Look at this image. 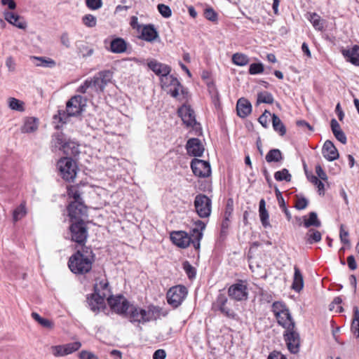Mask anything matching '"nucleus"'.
I'll return each mask as SVG.
<instances>
[{"label": "nucleus", "instance_id": "nucleus-1", "mask_svg": "<svg viewBox=\"0 0 359 359\" xmlns=\"http://www.w3.org/2000/svg\"><path fill=\"white\" fill-rule=\"evenodd\" d=\"M95 261V255L90 247L84 246L78 250L69 259L68 266L70 271L77 275L88 273Z\"/></svg>", "mask_w": 359, "mask_h": 359}, {"label": "nucleus", "instance_id": "nucleus-2", "mask_svg": "<svg viewBox=\"0 0 359 359\" xmlns=\"http://www.w3.org/2000/svg\"><path fill=\"white\" fill-rule=\"evenodd\" d=\"M84 107L82 96L75 95L67 102L66 111L59 110L57 114H55L53 118L55 120L58 119L59 122L65 123L68 117L80 114Z\"/></svg>", "mask_w": 359, "mask_h": 359}, {"label": "nucleus", "instance_id": "nucleus-3", "mask_svg": "<svg viewBox=\"0 0 359 359\" xmlns=\"http://www.w3.org/2000/svg\"><path fill=\"white\" fill-rule=\"evenodd\" d=\"M69 229L72 241L80 245L81 248L86 246L85 244L88 237V233L85 222H72Z\"/></svg>", "mask_w": 359, "mask_h": 359}, {"label": "nucleus", "instance_id": "nucleus-4", "mask_svg": "<svg viewBox=\"0 0 359 359\" xmlns=\"http://www.w3.org/2000/svg\"><path fill=\"white\" fill-rule=\"evenodd\" d=\"M61 177L67 182H73L76 175L77 166L72 158L65 157L57 162Z\"/></svg>", "mask_w": 359, "mask_h": 359}, {"label": "nucleus", "instance_id": "nucleus-5", "mask_svg": "<svg viewBox=\"0 0 359 359\" xmlns=\"http://www.w3.org/2000/svg\"><path fill=\"white\" fill-rule=\"evenodd\" d=\"M107 302L113 311L129 318L131 307L133 304H130L125 297L121 295L110 297L107 299Z\"/></svg>", "mask_w": 359, "mask_h": 359}, {"label": "nucleus", "instance_id": "nucleus-6", "mask_svg": "<svg viewBox=\"0 0 359 359\" xmlns=\"http://www.w3.org/2000/svg\"><path fill=\"white\" fill-rule=\"evenodd\" d=\"M113 72L110 70H103L99 72L93 77L88 78L92 88L97 93L104 92L106 86L111 82Z\"/></svg>", "mask_w": 359, "mask_h": 359}, {"label": "nucleus", "instance_id": "nucleus-7", "mask_svg": "<svg viewBox=\"0 0 359 359\" xmlns=\"http://www.w3.org/2000/svg\"><path fill=\"white\" fill-rule=\"evenodd\" d=\"M188 291L185 286L178 285L172 287L167 292V302L173 308H177L182 304L187 295Z\"/></svg>", "mask_w": 359, "mask_h": 359}, {"label": "nucleus", "instance_id": "nucleus-8", "mask_svg": "<svg viewBox=\"0 0 359 359\" xmlns=\"http://www.w3.org/2000/svg\"><path fill=\"white\" fill-rule=\"evenodd\" d=\"M212 308L215 311H219L229 319L238 320V314L229 306L228 298L224 294H219L216 300L212 304Z\"/></svg>", "mask_w": 359, "mask_h": 359}, {"label": "nucleus", "instance_id": "nucleus-9", "mask_svg": "<svg viewBox=\"0 0 359 359\" xmlns=\"http://www.w3.org/2000/svg\"><path fill=\"white\" fill-rule=\"evenodd\" d=\"M67 210L71 222L84 221L88 217V208L83 202L71 201Z\"/></svg>", "mask_w": 359, "mask_h": 359}, {"label": "nucleus", "instance_id": "nucleus-10", "mask_svg": "<svg viewBox=\"0 0 359 359\" xmlns=\"http://www.w3.org/2000/svg\"><path fill=\"white\" fill-rule=\"evenodd\" d=\"M194 206L200 217L206 218L210 215L212 201L206 195H197L194 200Z\"/></svg>", "mask_w": 359, "mask_h": 359}, {"label": "nucleus", "instance_id": "nucleus-11", "mask_svg": "<svg viewBox=\"0 0 359 359\" xmlns=\"http://www.w3.org/2000/svg\"><path fill=\"white\" fill-rule=\"evenodd\" d=\"M228 295L231 299L238 302L247 300L248 298L247 285L244 281L238 280L229 287Z\"/></svg>", "mask_w": 359, "mask_h": 359}, {"label": "nucleus", "instance_id": "nucleus-12", "mask_svg": "<svg viewBox=\"0 0 359 359\" xmlns=\"http://www.w3.org/2000/svg\"><path fill=\"white\" fill-rule=\"evenodd\" d=\"M284 339L290 352L296 354L299 351L300 336L297 331L296 326L292 330H285L283 333Z\"/></svg>", "mask_w": 359, "mask_h": 359}, {"label": "nucleus", "instance_id": "nucleus-13", "mask_svg": "<svg viewBox=\"0 0 359 359\" xmlns=\"http://www.w3.org/2000/svg\"><path fill=\"white\" fill-rule=\"evenodd\" d=\"M148 67L156 75L161 77V83H167V80L170 77L171 68L165 64L158 62L156 60H151L147 63Z\"/></svg>", "mask_w": 359, "mask_h": 359}, {"label": "nucleus", "instance_id": "nucleus-14", "mask_svg": "<svg viewBox=\"0 0 359 359\" xmlns=\"http://www.w3.org/2000/svg\"><path fill=\"white\" fill-rule=\"evenodd\" d=\"M191 168L196 176L208 177L211 175V168L209 162L194 158L191 162Z\"/></svg>", "mask_w": 359, "mask_h": 359}, {"label": "nucleus", "instance_id": "nucleus-15", "mask_svg": "<svg viewBox=\"0 0 359 359\" xmlns=\"http://www.w3.org/2000/svg\"><path fill=\"white\" fill-rule=\"evenodd\" d=\"M178 114L184 123L187 126L194 127L198 123L196 120L195 112L191 106L182 105L179 108Z\"/></svg>", "mask_w": 359, "mask_h": 359}, {"label": "nucleus", "instance_id": "nucleus-16", "mask_svg": "<svg viewBox=\"0 0 359 359\" xmlns=\"http://www.w3.org/2000/svg\"><path fill=\"white\" fill-rule=\"evenodd\" d=\"M129 319L131 323H138L144 324L149 322V314L147 309H142L133 305L131 307Z\"/></svg>", "mask_w": 359, "mask_h": 359}, {"label": "nucleus", "instance_id": "nucleus-17", "mask_svg": "<svg viewBox=\"0 0 359 359\" xmlns=\"http://www.w3.org/2000/svg\"><path fill=\"white\" fill-rule=\"evenodd\" d=\"M172 243L181 248H186L191 244V236L185 231H174L170 233Z\"/></svg>", "mask_w": 359, "mask_h": 359}, {"label": "nucleus", "instance_id": "nucleus-18", "mask_svg": "<svg viewBox=\"0 0 359 359\" xmlns=\"http://www.w3.org/2000/svg\"><path fill=\"white\" fill-rule=\"evenodd\" d=\"M106 294L104 293H93L87 297V303L94 312L99 311L104 306V299Z\"/></svg>", "mask_w": 359, "mask_h": 359}, {"label": "nucleus", "instance_id": "nucleus-19", "mask_svg": "<svg viewBox=\"0 0 359 359\" xmlns=\"http://www.w3.org/2000/svg\"><path fill=\"white\" fill-rule=\"evenodd\" d=\"M187 153L193 156H201L204 151V147L201 141L198 138L189 139L186 144Z\"/></svg>", "mask_w": 359, "mask_h": 359}, {"label": "nucleus", "instance_id": "nucleus-20", "mask_svg": "<svg viewBox=\"0 0 359 359\" xmlns=\"http://www.w3.org/2000/svg\"><path fill=\"white\" fill-rule=\"evenodd\" d=\"M161 86L163 88L170 87L168 93L173 97L178 96L180 90H181L182 93H184V90L180 82L172 75L168 79L167 83H162Z\"/></svg>", "mask_w": 359, "mask_h": 359}, {"label": "nucleus", "instance_id": "nucleus-21", "mask_svg": "<svg viewBox=\"0 0 359 359\" xmlns=\"http://www.w3.org/2000/svg\"><path fill=\"white\" fill-rule=\"evenodd\" d=\"M322 153L325 158L329 161H333L339 156V152L330 140H326L323 146Z\"/></svg>", "mask_w": 359, "mask_h": 359}, {"label": "nucleus", "instance_id": "nucleus-22", "mask_svg": "<svg viewBox=\"0 0 359 359\" xmlns=\"http://www.w3.org/2000/svg\"><path fill=\"white\" fill-rule=\"evenodd\" d=\"M140 38L147 42H154L159 38V35L154 25L149 24L143 26Z\"/></svg>", "mask_w": 359, "mask_h": 359}, {"label": "nucleus", "instance_id": "nucleus-23", "mask_svg": "<svg viewBox=\"0 0 359 359\" xmlns=\"http://www.w3.org/2000/svg\"><path fill=\"white\" fill-rule=\"evenodd\" d=\"M237 114L241 118H245L252 111L250 102L245 98H240L236 104Z\"/></svg>", "mask_w": 359, "mask_h": 359}, {"label": "nucleus", "instance_id": "nucleus-24", "mask_svg": "<svg viewBox=\"0 0 359 359\" xmlns=\"http://www.w3.org/2000/svg\"><path fill=\"white\" fill-rule=\"evenodd\" d=\"M342 54L347 61L359 66V46L355 45L348 50H343Z\"/></svg>", "mask_w": 359, "mask_h": 359}, {"label": "nucleus", "instance_id": "nucleus-25", "mask_svg": "<svg viewBox=\"0 0 359 359\" xmlns=\"http://www.w3.org/2000/svg\"><path fill=\"white\" fill-rule=\"evenodd\" d=\"M271 311L276 318H280L281 315L289 316V309L283 302H275L271 306Z\"/></svg>", "mask_w": 359, "mask_h": 359}, {"label": "nucleus", "instance_id": "nucleus-26", "mask_svg": "<svg viewBox=\"0 0 359 359\" xmlns=\"http://www.w3.org/2000/svg\"><path fill=\"white\" fill-rule=\"evenodd\" d=\"M294 273L292 288L294 291L299 292L304 287L303 275H302L300 269L297 266H294Z\"/></svg>", "mask_w": 359, "mask_h": 359}, {"label": "nucleus", "instance_id": "nucleus-27", "mask_svg": "<svg viewBox=\"0 0 359 359\" xmlns=\"http://www.w3.org/2000/svg\"><path fill=\"white\" fill-rule=\"evenodd\" d=\"M38 129V119L34 117H27L25 118L23 126L21 128V132L23 133H34Z\"/></svg>", "mask_w": 359, "mask_h": 359}, {"label": "nucleus", "instance_id": "nucleus-28", "mask_svg": "<svg viewBox=\"0 0 359 359\" xmlns=\"http://www.w3.org/2000/svg\"><path fill=\"white\" fill-rule=\"evenodd\" d=\"M126 42L122 38H116L111 41L110 50L112 53H124L126 50Z\"/></svg>", "mask_w": 359, "mask_h": 359}, {"label": "nucleus", "instance_id": "nucleus-29", "mask_svg": "<svg viewBox=\"0 0 359 359\" xmlns=\"http://www.w3.org/2000/svg\"><path fill=\"white\" fill-rule=\"evenodd\" d=\"M20 17L12 12H7L5 13V19L10 24L20 28L25 29L27 24L25 21H20Z\"/></svg>", "mask_w": 359, "mask_h": 359}, {"label": "nucleus", "instance_id": "nucleus-30", "mask_svg": "<svg viewBox=\"0 0 359 359\" xmlns=\"http://www.w3.org/2000/svg\"><path fill=\"white\" fill-rule=\"evenodd\" d=\"M322 239L321 233L316 229H310L304 236V241L306 244L312 245L318 243Z\"/></svg>", "mask_w": 359, "mask_h": 359}, {"label": "nucleus", "instance_id": "nucleus-31", "mask_svg": "<svg viewBox=\"0 0 359 359\" xmlns=\"http://www.w3.org/2000/svg\"><path fill=\"white\" fill-rule=\"evenodd\" d=\"M302 219L304 226L306 228H309L310 226L320 227L321 226V222L318 219L316 212H311L309 214V218L306 216H304Z\"/></svg>", "mask_w": 359, "mask_h": 359}, {"label": "nucleus", "instance_id": "nucleus-32", "mask_svg": "<svg viewBox=\"0 0 359 359\" xmlns=\"http://www.w3.org/2000/svg\"><path fill=\"white\" fill-rule=\"evenodd\" d=\"M280 318H276L277 320L278 324L283 327L285 330H287L289 329L292 330V328H294L295 322L294 319L292 317L290 311H289V316L287 315L283 316L281 315Z\"/></svg>", "mask_w": 359, "mask_h": 359}, {"label": "nucleus", "instance_id": "nucleus-33", "mask_svg": "<svg viewBox=\"0 0 359 359\" xmlns=\"http://www.w3.org/2000/svg\"><path fill=\"white\" fill-rule=\"evenodd\" d=\"M265 159L268 163H281L283 160V156L280 149H272L268 151Z\"/></svg>", "mask_w": 359, "mask_h": 359}, {"label": "nucleus", "instance_id": "nucleus-34", "mask_svg": "<svg viewBox=\"0 0 359 359\" xmlns=\"http://www.w3.org/2000/svg\"><path fill=\"white\" fill-rule=\"evenodd\" d=\"M189 235L191 236V243H192L194 248L196 250H199L201 246L200 243L203 236V231H199L198 228H193Z\"/></svg>", "mask_w": 359, "mask_h": 359}, {"label": "nucleus", "instance_id": "nucleus-35", "mask_svg": "<svg viewBox=\"0 0 359 359\" xmlns=\"http://www.w3.org/2000/svg\"><path fill=\"white\" fill-rule=\"evenodd\" d=\"M67 142V141L65 140V135L62 133H56L52 135V147L63 151V146L66 145Z\"/></svg>", "mask_w": 359, "mask_h": 359}, {"label": "nucleus", "instance_id": "nucleus-36", "mask_svg": "<svg viewBox=\"0 0 359 359\" xmlns=\"http://www.w3.org/2000/svg\"><path fill=\"white\" fill-rule=\"evenodd\" d=\"M272 126L273 130L278 133L280 136L285 135L286 128L280 118L275 114H272Z\"/></svg>", "mask_w": 359, "mask_h": 359}, {"label": "nucleus", "instance_id": "nucleus-37", "mask_svg": "<svg viewBox=\"0 0 359 359\" xmlns=\"http://www.w3.org/2000/svg\"><path fill=\"white\" fill-rule=\"evenodd\" d=\"M353 318L351 322V330L356 338L359 337V309L355 306L353 307Z\"/></svg>", "mask_w": 359, "mask_h": 359}, {"label": "nucleus", "instance_id": "nucleus-38", "mask_svg": "<svg viewBox=\"0 0 359 359\" xmlns=\"http://www.w3.org/2000/svg\"><path fill=\"white\" fill-rule=\"evenodd\" d=\"M62 151L65 155L70 156H76L80 153L79 145L71 141H67L66 145L63 146Z\"/></svg>", "mask_w": 359, "mask_h": 359}, {"label": "nucleus", "instance_id": "nucleus-39", "mask_svg": "<svg viewBox=\"0 0 359 359\" xmlns=\"http://www.w3.org/2000/svg\"><path fill=\"white\" fill-rule=\"evenodd\" d=\"M31 316L32 318L34 320H36L43 327L48 329L53 328L54 323L52 320L41 317L40 315L36 312H32Z\"/></svg>", "mask_w": 359, "mask_h": 359}, {"label": "nucleus", "instance_id": "nucleus-40", "mask_svg": "<svg viewBox=\"0 0 359 359\" xmlns=\"http://www.w3.org/2000/svg\"><path fill=\"white\" fill-rule=\"evenodd\" d=\"M257 104L260 103L273 104L274 98L273 95L268 91H263L257 93Z\"/></svg>", "mask_w": 359, "mask_h": 359}, {"label": "nucleus", "instance_id": "nucleus-41", "mask_svg": "<svg viewBox=\"0 0 359 359\" xmlns=\"http://www.w3.org/2000/svg\"><path fill=\"white\" fill-rule=\"evenodd\" d=\"M8 107L11 109L22 112L25 110L24 102L15 97H10L8 100Z\"/></svg>", "mask_w": 359, "mask_h": 359}, {"label": "nucleus", "instance_id": "nucleus-42", "mask_svg": "<svg viewBox=\"0 0 359 359\" xmlns=\"http://www.w3.org/2000/svg\"><path fill=\"white\" fill-rule=\"evenodd\" d=\"M31 58L32 60L38 62H36L35 65L39 67H53L55 65V62L50 58L36 56H33Z\"/></svg>", "mask_w": 359, "mask_h": 359}, {"label": "nucleus", "instance_id": "nucleus-43", "mask_svg": "<svg viewBox=\"0 0 359 359\" xmlns=\"http://www.w3.org/2000/svg\"><path fill=\"white\" fill-rule=\"evenodd\" d=\"M147 311L149 314V322L156 320L160 318L161 313V308L154 305H149L147 307Z\"/></svg>", "mask_w": 359, "mask_h": 359}, {"label": "nucleus", "instance_id": "nucleus-44", "mask_svg": "<svg viewBox=\"0 0 359 359\" xmlns=\"http://www.w3.org/2000/svg\"><path fill=\"white\" fill-rule=\"evenodd\" d=\"M232 61L238 66H245L249 62V58L245 54L236 53L233 55Z\"/></svg>", "mask_w": 359, "mask_h": 359}, {"label": "nucleus", "instance_id": "nucleus-45", "mask_svg": "<svg viewBox=\"0 0 359 359\" xmlns=\"http://www.w3.org/2000/svg\"><path fill=\"white\" fill-rule=\"evenodd\" d=\"M274 178L276 181L278 182L283 180L285 182H290L292 180V175L287 169L283 168L281 170L277 171L274 173Z\"/></svg>", "mask_w": 359, "mask_h": 359}, {"label": "nucleus", "instance_id": "nucleus-46", "mask_svg": "<svg viewBox=\"0 0 359 359\" xmlns=\"http://www.w3.org/2000/svg\"><path fill=\"white\" fill-rule=\"evenodd\" d=\"M67 195L69 198H72V201L83 202L81 193L76 187L71 186L67 188Z\"/></svg>", "mask_w": 359, "mask_h": 359}, {"label": "nucleus", "instance_id": "nucleus-47", "mask_svg": "<svg viewBox=\"0 0 359 359\" xmlns=\"http://www.w3.org/2000/svg\"><path fill=\"white\" fill-rule=\"evenodd\" d=\"M27 214L25 203H22L18 208L13 210V218L14 222L22 219Z\"/></svg>", "mask_w": 359, "mask_h": 359}, {"label": "nucleus", "instance_id": "nucleus-48", "mask_svg": "<svg viewBox=\"0 0 359 359\" xmlns=\"http://www.w3.org/2000/svg\"><path fill=\"white\" fill-rule=\"evenodd\" d=\"M310 22L313 25V27L319 31H322L324 28L323 20L316 13H313L310 15Z\"/></svg>", "mask_w": 359, "mask_h": 359}, {"label": "nucleus", "instance_id": "nucleus-49", "mask_svg": "<svg viewBox=\"0 0 359 359\" xmlns=\"http://www.w3.org/2000/svg\"><path fill=\"white\" fill-rule=\"evenodd\" d=\"M109 283L107 280H102L94 285L95 293H104L107 295Z\"/></svg>", "mask_w": 359, "mask_h": 359}, {"label": "nucleus", "instance_id": "nucleus-50", "mask_svg": "<svg viewBox=\"0 0 359 359\" xmlns=\"http://www.w3.org/2000/svg\"><path fill=\"white\" fill-rule=\"evenodd\" d=\"M82 22L90 28L95 27L97 25V19L95 16L92 14H86L82 18Z\"/></svg>", "mask_w": 359, "mask_h": 359}, {"label": "nucleus", "instance_id": "nucleus-51", "mask_svg": "<svg viewBox=\"0 0 359 359\" xmlns=\"http://www.w3.org/2000/svg\"><path fill=\"white\" fill-rule=\"evenodd\" d=\"M182 266L189 279H192L196 277V269L188 261L184 262Z\"/></svg>", "mask_w": 359, "mask_h": 359}, {"label": "nucleus", "instance_id": "nucleus-52", "mask_svg": "<svg viewBox=\"0 0 359 359\" xmlns=\"http://www.w3.org/2000/svg\"><path fill=\"white\" fill-rule=\"evenodd\" d=\"M63 346L65 347L67 355H69L79 350L81 346V344L79 341H74L64 344Z\"/></svg>", "mask_w": 359, "mask_h": 359}, {"label": "nucleus", "instance_id": "nucleus-53", "mask_svg": "<svg viewBox=\"0 0 359 359\" xmlns=\"http://www.w3.org/2000/svg\"><path fill=\"white\" fill-rule=\"evenodd\" d=\"M264 65L261 62L252 63L249 67V74L252 75L261 74L264 72Z\"/></svg>", "mask_w": 359, "mask_h": 359}, {"label": "nucleus", "instance_id": "nucleus-54", "mask_svg": "<svg viewBox=\"0 0 359 359\" xmlns=\"http://www.w3.org/2000/svg\"><path fill=\"white\" fill-rule=\"evenodd\" d=\"M50 349L55 357H62L67 355V353L63 345L53 346Z\"/></svg>", "mask_w": 359, "mask_h": 359}, {"label": "nucleus", "instance_id": "nucleus-55", "mask_svg": "<svg viewBox=\"0 0 359 359\" xmlns=\"http://www.w3.org/2000/svg\"><path fill=\"white\" fill-rule=\"evenodd\" d=\"M158 12L164 18H169L172 15V11L170 8L168 6H166L163 4H160L157 6Z\"/></svg>", "mask_w": 359, "mask_h": 359}, {"label": "nucleus", "instance_id": "nucleus-56", "mask_svg": "<svg viewBox=\"0 0 359 359\" xmlns=\"http://www.w3.org/2000/svg\"><path fill=\"white\" fill-rule=\"evenodd\" d=\"M204 16L207 20L211 22H216L217 20V13L212 8L205 9Z\"/></svg>", "mask_w": 359, "mask_h": 359}, {"label": "nucleus", "instance_id": "nucleus-57", "mask_svg": "<svg viewBox=\"0 0 359 359\" xmlns=\"http://www.w3.org/2000/svg\"><path fill=\"white\" fill-rule=\"evenodd\" d=\"M309 201L306 198L303 196H297L294 207L297 210H304L307 207Z\"/></svg>", "mask_w": 359, "mask_h": 359}, {"label": "nucleus", "instance_id": "nucleus-58", "mask_svg": "<svg viewBox=\"0 0 359 359\" xmlns=\"http://www.w3.org/2000/svg\"><path fill=\"white\" fill-rule=\"evenodd\" d=\"M86 6L90 10H97L102 6V0H86Z\"/></svg>", "mask_w": 359, "mask_h": 359}, {"label": "nucleus", "instance_id": "nucleus-59", "mask_svg": "<svg viewBox=\"0 0 359 359\" xmlns=\"http://www.w3.org/2000/svg\"><path fill=\"white\" fill-rule=\"evenodd\" d=\"M259 212L260 220H261V222H262V224L263 225V226L265 228L269 226H270L269 221V213H268V211L266 210V209L263 210H259Z\"/></svg>", "mask_w": 359, "mask_h": 359}, {"label": "nucleus", "instance_id": "nucleus-60", "mask_svg": "<svg viewBox=\"0 0 359 359\" xmlns=\"http://www.w3.org/2000/svg\"><path fill=\"white\" fill-rule=\"evenodd\" d=\"M230 224L229 218L224 217V219L221 224V231H220V236L226 237L228 233V229Z\"/></svg>", "mask_w": 359, "mask_h": 359}, {"label": "nucleus", "instance_id": "nucleus-61", "mask_svg": "<svg viewBox=\"0 0 359 359\" xmlns=\"http://www.w3.org/2000/svg\"><path fill=\"white\" fill-rule=\"evenodd\" d=\"M60 43L66 48H69L71 47V41L67 32L62 33L60 36Z\"/></svg>", "mask_w": 359, "mask_h": 359}, {"label": "nucleus", "instance_id": "nucleus-62", "mask_svg": "<svg viewBox=\"0 0 359 359\" xmlns=\"http://www.w3.org/2000/svg\"><path fill=\"white\" fill-rule=\"evenodd\" d=\"M269 116L272 117V114L268 110H265L264 112L258 118L259 123L264 128L268 127Z\"/></svg>", "mask_w": 359, "mask_h": 359}, {"label": "nucleus", "instance_id": "nucleus-63", "mask_svg": "<svg viewBox=\"0 0 359 359\" xmlns=\"http://www.w3.org/2000/svg\"><path fill=\"white\" fill-rule=\"evenodd\" d=\"M311 182L318 187V191L320 195L324 194V184L316 176L311 177Z\"/></svg>", "mask_w": 359, "mask_h": 359}, {"label": "nucleus", "instance_id": "nucleus-64", "mask_svg": "<svg viewBox=\"0 0 359 359\" xmlns=\"http://www.w3.org/2000/svg\"><path fill=\"white\" fill-rule=\"evenodd\" d=\"M79 357V359H98L93 353L88 351H81Z\"/></svg>", "mask_w": 359, "mask_h": 359}]
</instances>
